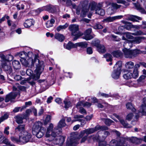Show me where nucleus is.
Listing matches in <instances>:
<instances>
[{
	"instance_id": "54",
	"label": "nucleus",
	"mask_w": 146,
	"mask_h": 146,
	"mask_svg": "<svg viewBox=\"0 0 146 146\" xmlns=\"http://www.w3.org/2000/svg\"><path fill=\"white\" fill-rule=\"evenodd\" d=\"M64 103L65 104V108H68L69 107L72 106V104L70 101H67L66 100L64 101Z\"/></svg>"
},
{
	"instance_id": "10",
	"label": "nucleus",
	"mask_w": 146,
	"mask_h": 146,
	"mask_svg": "<svg viewBox=\"0 0 146 146\" xmlns=\"http://www.w3.org/2000/svg\"><path fill=\"white\" fill-rule=\"evenodd\" d=\"M88 2L87 0L82 1L80 2V4L78 7H77L76 10V14L78 15H79L80 13V8L82 7V8H88Z\"/></svg>"
},
{
	"instance_id": "18",
	"label": "nucleus",
	"mask_w": 146,
	"mask_h": 146,
	"mask_svg": "<svg viewBox=\"0 0 146 146\" xmlns=\"http://www.w3.org/2000/svg\"><path fill=\"white\" fill-rule=\"evenodd\" d=\"M113 115L116 117L119 121L120 123L125 128H130L132 127V126L130 124L125 122V121L123 119H121L119 116L116 114H114Z\"/></svg>"
},
{
	"instance_id": "22",
	"label": "nucleus",
	"mask_w": 146,
	"mask_h": 146,
	"mask_svg": "<svg viewBox=\"0 0 146 146\" xmlns=\"http://www.w3.org/2000/svg\"><path fill=\"white\" fill-rule=\"evenodd\" d=\"M34 22L32 19L26 20L24 23V25L25 27L29 28L34 24Z\"/></svg>"
},
{
	"instance_id": "27",
	"label": "nucleus",
	"mask_w": 146,
	"mask_h": 146,
	"mask_svg": "<svg viewBox=\"0 0 146 146\" xmlns=\"http://www.w3.org/2000/svg\"><path fill=\"white\" fill-rule=\"evenodd\" d=\"M141 17H139L135 15H130L127 17V20L133 21H137V20H141Z\"/></svg>"
},
{
	"instance_id": "37",
	"label": "nucleus",
	"mask_w": 146,
	"mask_h": 146,
	"mask_svg": "<svg viewBox=\"0 0 146 146\" xmlns=\"http://www.w3.org/2000/svg\"><path fill=\"white\" fill-rule=\"evenodd\" d=\"M55 22L54 19L52 18L50 20L47 21L46 23V25L47 28H49L53 26V24Z\"/></svg>"
},
{
	"instance_id": "3",
	"label": "nucleus",
	"mask_w": 146,
	"mask_h": 146,
	"mask_svg": "<svg viewBox=\"0 0 146 146\" xmlns=\"http://www.w3.org/2000/svg\"><path fill=\"white\" fill-rule=\"evenodd\" d=\"M34 55L31 52H28L27 56L26 57V58H22L20 59V61L23 65L25 66H31L34 65V61L33 60Z\"/></svg>"
},
{
	"instance_id": "45",
	"label": "nucleus",
	"mask_w": 146,
	"mask_h": 146,
	"mask_svg": "<svg viewBox=\"0 0 146 146\" xmlns=\"http://www.w3.org/2000/svg\"><path fill=\"white\" fill-rule=\"evenodd\" d=\"M7 56H5L2 53L0 54V58L1 59L2 63H5L7 61Z\"/></svg>"
},
{
	"instance_id": "17",
	"label": "nucleus",
	"mask_w": 146,
	"mask_h": 146,
	"mask_svg": "<svg viewBox=\"0 0 146 146\" xmlns=\"http://www.w3.org/2000/svg\"><path fill=\"white\" fill-rule=\"evenodd\" d=\"M96 41L97 43L96 44L94 42V46L97 47L98 51L100 53L105 52L106 50L105 46L103 45L99 44L100 42L99 40H97Z\"/></svg>"
},
{
	"instance_id": "40",
	"label": "nucleus",
	"mask_w": 146,
	"mask_h": 146,
	"mask_svg": "<svg viewBox=\"0 0 146 146\" xmlns=\"http://www.w3.org/2000/svg\"><path fill=\"white\" fill-rule=\"evenodd\" d=\"M68 26V24L67 23H66L65 25H60L58 27L56 28V30L58 32H59L62 29H66Z\"/></svg>"
},
{
	"instance_id": "15",
	"label": "nucleus",
	"mask_w": 146,
	"mask_h": 146,
	"mask_svg": "<svg viewBox=\"0 0 146 146\" xmlns=\"http://www.w3.org/2000/svg\"><path fill=\"white\" fill-rule=\"evenodd\" d=\"M138 113H141L143 115H146V98H143V104L140 107Z\"/></svg>"
},
{
	"instance_id": "11",
	"label": "nucleus",
	"mask_w": 146,
	"mask_h": 146,
	"mask_svg": "<svg viewBox=\"0 0 146 146\" xmlns=\"http://www.w3.org/2000/svg\"><path fill=\"white\" fill-rule=\"evenodd\" d=\"M1 65L5 70L7 73L10 74L12 72V70L9 62L7 61L5 63H1Z\"/></svg>"
},
{
	"instance_id": "42",
	"label": "nucleus",
	"mask_w": 146,
	"mask_h": 146,
	"mask_svg": "<svg viewBox=\"0 0 146 146\" xmlns=\"http://www.w3.org/2000/svg\"><path fill=\"white\" fill-rule=\"evenodd\" d=\"M122 21L123 23H127L128 24L127 25H125L124 26V29L125 28L126 29L129 30H130V29L131 28H132V25H131V24L130 23L125 22L124 21Z\"/></svg>"
},
{
	"instance_id": "55",
	"label": "nucleus",
	"mask_w": 146,
	"mask_h": 146,
	"mask_svg": "<svg viewBox=\"0 0 146 146\" xmlns=\"http://www.w3.org/2000/svg\"><path fill=\"white\" fill-rule=\"evenodd\" d=\"M10 138L11 140L13 142H15L16 143H21V141H20V135L19 136V139L13 136L11 137Z\"/></svg>"
},
{
	"instance_id": "38",
	"label": "nucleus",
	"mask_w": 146,
	"mask_h": 146,
	"mask_svg": "<svg viewBox=\"0 0 146 146\" xmlns=\"http://www.w3.org/2000/svg\"><path fill=\"white\" fill-rule=\"evenodd\" d=\"M26 118L24 115L23 116H17L16 117V121L18 124L22 123L23 122V119Z\"/></svg>"
},
{
	"instance_id": "31",
	"label": "nucleus",
	"mask_w": 146,
	"mask_h": 146,
	"mask_svg": "<svg viewBox=\"0 0 146 146\" xmlns=\"http://www.w3.org/2000/svg\"><path fill=\"white\" fill-rule=\"evenodd\" d=\"M124 49L129 48L132 46V44L130 40H127L125 41L123 44Z\"/></svg>"
},
{
	"instance_id": "21",
	"label": "nucleus",
	"mask_w": 146,
	"mask_h": 146,
	"mask_svg": "<svg viewBox=\"0 0 146 146\" xmlns=\"http://www.w3.org/2000/svg\"><path fill=\"white\" fill-rule=\"evenodd\" d=\"M46 131V129L45 128L42 127L41 130L39 131L37 133H35L36 134V137L39 138L42 137L44 135Z\"/></svg>"
},
{
	"instance_id": "4",
	"label": "nucleus",
	"mask_w": 146,
	"mask_h": 146,
	"mask_svg": "<svg viewBox=\"0 0 146 146\" xmlns=\"http://www.w3.org/2000/svg\"><path fill=\"white\" fill-rule=\"evenodd\" d=\"M60 133L56 132V133L54 134V131L52 132L51 133V137L53 138L52 142L54 145L52 146H61L64 141V137L60 136H58Z\"/></svg>"
},
{
	"instance_id": "1",
	"label": "nucleus",
	"mask_w": 146,
	"mask_h": 146,
	"mask_svg": "<svg viewBox=\"0 0 146 146\" xmlns=\"http://www.w3.org/2000/svg\"><path fill=\"white\" fill-rule=\"evenodd\" d=\"M108 128L106 126H100L99 125H96L94 128H89L85 129L81 131L78 137L75 135H73L68 138L66 142V146H75L78 143V140L84 135L85 134L88 135L91 134L96 131L100 130H107Z\"/></svg>"
},
{
	"instance_id": "62",
	"label": "nucleus",
	"mask_w": 146,
	"mask_h": 146,
	"mask_svg": "<svg viewBox=\"0 0 146 146\" xmlns=\"http://www.w3.org/2000/svg\"><path fill=\"white\" fill-rule=\"evenodd\" d=\"M124 35L128 39H132L133 36H132L129 33H125L124 34Z\"/></svg>"
},
{
	"instance_id": "30",
	"label": "nucleus",
	"mask_w": 146,
	"mask_h": 146,
	"mask_svg": "<svg viewBox=\"0 0 146 146\" xmlns=\"http://www.w3.org/2000/svg\"><path fill=\"white\" fill-rule=\"evenodd\" d=\"M143 37H137L130 40L132 44H138L141 42V39H143Z\"/></svg>"
},
{
	"instance_id": "43",
	"label": "nucleus",
	"mask_w": 146,
	"mask_h": 146,
	"mask_svg": "<svg viewBox=\"0 0 146 146\" xmlns=\"http://www.w3.org/2000/svg\"><path fill=\"white\" fill-rule=\"evenodd\" d=\"M112 54L114 57H119L122 56V53L120 51H113Z\"/></svg>"
},
{
	"instance_id": "2",
	"label": "nucleus",
	"mask_w": 146,
	"mask_h": 146,
	"mask_svg": "<svg viewBox=\"0 0 146 146\" xmlns=\"http://www.w3.org/2000/svg\"><path fill=\"white\" fill-rule=\"evenodd\" d=\"M123 51L125 57L129 58H134L139 54L141 53L143 54H146L145 51H141L138 49L131 50L125 48L123 49Z\"/></svg>"
},
{
	"instance_id": "47",
	"label": "nucleus",
	"mask_w": 146,
	"mask_h": 146,
	"mask_svg": "<svg viewBox=\"0 0 146 146\" xmlns=\"http://www.w3.org/2000/svg\"><path fill=\"white\" fill-rule=\"evenodd\" d=\"M25 109V106H22V107H16L13 110V111L15 113L18 112L20 110L21 111Z\"/></svg>"
},
{
	"instance_id": "61",
	"label": "nucleus",
	"mask_w": 146,
	"mask_h": 146,
	"mask_svg": "<svg viewBox=\"0 0 146 146\" xmlns=\"http://www.w3.org/2000/svg\"><path fill=\"white\" fill-rule=\"evenodd\" d=\"M130 141L133 143H137L139 140L136 137H132L130 138Z\"/></svg>"
},
{
	"instance_id": "39",
	"label": "nucleus",
	"mask_w": 146,
	"mask_h": 146,
	"mask_svg": "<svg viewBox=\"0 0 146 146\" xmlns=\"http://www.w3.org/2000/svg\"><path fill=\"white\" fill-rule=\"evenodd\" d=\"M89 11L88 8H82L81 12L80 13V16L84 17H86V13Z\"/></svg>"
},
{
	"instance_id": "13",
	"label": "nucleus",
	"mask_w": 146,
	"mask_h": 146,
	"mask_svg": "<svg viewBox=\"0 0 146 146\" xmlns=\"http://www.w3.org/2000/svg\"><path fill=\"white\" fill-rule=\"evenodd\" d=\"M19 94V91L16 92H11L7 95L5 100L6 102H8L12 99H14L16 96Z\"/></svg>"
},
{
	"instance_id": "8",
	"label": "nucleus",
	"mask_w": 146,
	"mask_h": 146,
	"mask_svg": "<svg viewBox=\"0 0 146 146\" xmlns=\"http://www.w3.org/2000/svg\"><path fill=\"white\" fill-rule=\"evenodd\" d=\"M53 124L51 123H50L47 129L46 132V137H51V133L52 132L54 131H55L54 134L56 133V132L58 131V129L56 127L53 130Z\"/></svg>"
},
{
	"instance_id": "29",
	"label": "nucleus",
	"mask_w": 146,
	"mask_h": 146,
	"mask_svg": "<svg viewBox=\"0 0 146 146\" xmlns=\"http://www.w3.org/2000/svg\"><path fill=\"white\" fill-rule=\"evenodd\" d=\"M125 68L127 69H132L134 67V63L131 61H128L125 63Z\"/></svg>"
},
{
	"instance_id": "41",
	"label": "nucleus",
	"mask_w": 146,
	"mask_h": 146,
	"mask_svg": "<svg viewBox=\"0 0 146 146\" xmlns=\"http://www.w3.org/2000/svg\"><path fill=\"white\" fill-rule=\"evenodd\" d=\"M132 75V78L136 79L139 76V72L138 69H134L133 73H131Z\"/></svg>"
},
{
	"instance_id": "7",
	"label": "nucleus",
	"mask_w": 146,
	"mask_h": 146,
	"mask_svg": "<svg viewBox=\"0 0 146 146\" xmlns=\"http://www.w3.org/2000/svg\"><path fill=\"white\" fill-rule=\"evenodd\" d=\"M21 135H20V141L22 143H25L28 142L31 137L30 133L27 131L23 132Z\"/></svg>"
},
{
	"instance_id": "6",
	"label": "nucleus",
	"mask_w": 146,
	"mask_h": 146,
	"mask_svg": "<svg viewBox=\"0 0 146 146\" xmlns=\"http://www.w3.org/2000/svg\"><path fill=\"white\" fill-rule=\"evenodd\" d=\"M38 56L37 55H35L34 56L33 60L34 64L37 61V63L36 64V68L35 70L36 71H40L42 72L43 70L44 65V62L43 61H40L38 59Z\"/></svg>"
},
{
	"instance_id": "20",
	"label": "nucleus",
	"mask_w": 146,
	"mask_h": 146,
	"mask_svg": "<svg viewBox=\"0 0 146 146\" xmlns=\"http://www.w3.org/2000/svg\"><path fill=\"white\" fill-rule=\"evenodd\" d=\"M65 120L64 119H61L58 122L56 127L58 129L57 132L60 133L61 132V129L66 125L65 122Z\"/></svg>"
},
{
	"instance_id": "59",
	"label": "nucleus",
	"mask_w": 146,
	"mask_h": 146,
	"mask_svg": "<svg viewBox=\"0 0 146 146\" xmlns=\"http://www.w3.org/2000/svg\"><path fill=\"white\" fill-rule=\"evenodd\" d=\"M99 95L105 98H108L110 97H111L112 95L110 94H107L103 93H100Z\"/></svg>"
},
{
	"instance_id": "56",
	"label": "nucleus",
	"mask_w": 146,
	"mask_h": 146,
	"mask_svg": "<svg viewBox=\"0 0 146 146\" xmlns=\"http://www.w3.org/2000/svg\"><path fill=\"white\" fill-rule=\"evenodd\" d=\"M83 117V115H76L74 116V118L75 119H78L77 120H73L72 121V122L73 123V122L77 121H78L79 120V119L80 118H81Z\"/></svg>"
},
{
	"instance_id": "33",
	"label": "nucleus",
	"mask_w": 146,
	"mask_h": 146,
	"mask_svg": "<svg viewBox=\"0 0 146 146\" xmlns=\"http://www.w3.org/2000/svg\"><path fill=\"white\" fill-rule=\"evenodd\" d=\"M76 48L78 46L82 48H86L88 46V44L86 42H81L76 43Z\"/></svg>"
},
{
	"instance_id": "49",
	"label": "nucleus",
	"mask_w": 146,
	"mask_h": 146,
	"mask_svg": "<svg viewBox=\"0 0 146 146\" xmlns=\"http://www.w3.org/2000/svg\"><path fill=\"white\" fill-rule=\"evenodd\" d=\"M9 117V115L7 113L3 115L0 117V124L5 120L7 119Z\"/></svg>"
},
{
	"instance_id": "26",
	"label": "nucleus",
	"mask_w": 146,
	"mask_h": 146,
	"mask_svg": "<svg viewBox=\"0 0 146 146\" xmlns=\"http://www.w3.org/2000/svg\"><path fill=\"white\" fill-rule=\"evenodd\" d=\"M121 71L114 70L111 74L112 77L114 79H118L120 76Z\"/></svg>"
},
{
	"instance_id": "24",
	"label": "nucleus",
	"mask_w": 146,
	"mask_h": 146,
	"mask_svg": "<svg viewBox=\"0 0 146 146\" xmlns=\"http://www.w3.org/2000/svg\"><path fill=\"white\" fill-rule=\"evenodd\" d=\"M122 66V62L120 61H117L113 66L114 70L121 71Z\"/></svg>"
},
{
	"instance_id": "52",
	"label": "nucleus",
	"mask_w": 146,
	"mask_h": 146,
	"mask_svg": "<svg viewBox=\"0 0 146 146\" xmlns=\"http://www.w3.org/2000/svg\"><path fill=\"white\" fill-rule=\"evenodd\" d=\"M98 5H96L95 3H92L90 5V9L91 11L95 10L96 11V9Z\"/></svg>"
},
{
	"instance_id": "63",
	"label": "nucleus",
	"mask_w": 146,
	"mask_h": 146,
	"mask_svg": "<svg viewBox=\"0 0 146 146\" xmlns=\"http://www.w3.org/2000/svg\"><path fill=\"white\" fill-rule=\"evenodd\" d=\"M84 101L79 102L77 103V104L76 105V107L78 109L80 108V106H84Z\"/></svg>"
},
{
	"instance_id": "5",
	"label": "nucleus",
	"mask_w": 146,
	"mask_h": 146,
	"mask_svg": "<svg viewBox=\"0 0 146 146\" xmlns=\"http://www.w3.org/2000/svg\"><path fill=\"white\" fill-rule=\"evenodd\" d=\"M69 29L71 31L72 35L74 36L73 40L78 38L82 35V33L79 31V26L77 25H71L69 27Z\"/></svg>"
},
{
	"instance_id": "16",
	"label": "nucleus",
	"mask_w": 146,
	"mask_h": 146,
	"mask_svg": "<svg viewBox=\"0 0 146 146\" xmlns=\"http://www.w3.org/2000/svg\"><path fill=\"white\" fill-rule=\"evenodd\" d=\"M42 123L40 121L36 122L35 123L33 127V133H37L41 130L42 128Z\"/></svg>"
},
{
	"instance_id": "50",
	"label": "nucleus",
	"mask_w": 146,
	"mask_h": 146,
	"mask_svg": "<svg viewBox=\"0 0 146 146\" xmlns=\"http://www.w3.org/2000/svg\"><path fill=\"white\" fill-rule=\"evenodd\" d=\"M28 54V53H27L25 52H21L19 54V55L21 58H24L25 57H27Z\"/></svg>"
},
{
	"instance_id": "58",
	"label": "nucleus",
	"mask_w": 146,
	"mask_h": 146,
	"mask_svg": "<svg viewBox=\"0 0 146 146\" xmlns=\"http://www.w3.org/2000/svg\"><path fill=\"white\" fill-rule=\"evenodd\" d=\"M17 9L19 10L23 9L24 8V5L21 2H19L16 6Z\"/></svg>"
},
{
	"instance_id": "35",
	"label": "nucleus",
	"mask_w": 146,
	"mask_h": 146,
	"mask_svg": "<svg viewBox=\"0 0 146 146\" xmlns=\"http://www.w3.org/2000/svg\"><path fill=\"white\" fill-rule=\"evenodd\" d=\"M82 35H83V38L86 40H89L92 39L95 36L94 35H92L85 33H82Z\"/></svg>"
},
{
	"instance_id": "51",
	"label": "nucleus",
	"mask_w": 146,
	"mask_h": 146,
	"mask_svg": "<svg viewBox=\"0 0 146 146\" xmlns=\"http://www.w3.org/2000/svg\"><path fill=\"white\" fill-rule=\"evenodd\" d=\"M102 120H104L105 123L108 126H110L111 124L113 122V121L110 119H102Z\"/></svg>"
},
{
	"instance_id": "64",
	"label": "nucleus",
	"mask_w": 146,
	"mask_h": 146,
	"mask_svg": "<svg viewBox=\"0 0 146 146\" xmlns=\"http://www.w3.org/2000/svg\"><path fill=\"white\" fill-rule=\"evenodd\" d=\"M93 28L95 29H100L103 28V26L99 24H96L94 27Z\"/></svg>"
},
{
	"instance_id": "19",
	"label": "nucleus",
	"mask_w": 146,
	"mask_h": 146,
	"mask_svg": "<svg viewBox=\"0 0 146 146\" xmlns=\"http://www.w3.org/2000/svg\"><path fill=\"white\" fill-rule=\"evenodd\" d=\"M109 146H126L122 140L120 142L117 143L115 139L112 140L110 143Z\"/></svg>"
},
{
	"instance_id": "46",
	"label": "nucleus",
	"mask_w": 146,
	"mask_h": 146,
	"mask_svg": "<svg viewBox=\"0 0 146 146\" xmlns=\"http://www.w3.org/2000/svg\"><path fill=\"white\" fill-rule=\"evenodd\" d=\"M104 57L106 58L107 61H111L112 60V56L110 54H106L104 55Z\"/></svg>"
},
{
	"instance_id": "60",
	"label": "nucleus",
	"mask_w": 146,
	"mask_h": 146,
	"mask_svg": "<svg viewBox=\"0 0 146 146\" xmlns=\"http://www.w3.org/2000/svg\"><path fill=\"white\" fill-rule=\"evenodd\" d=\"M9 129L10 127L9 126H7L5 127L4 130V133L7 135H8L9 134Z\"/></svg>"
},
{
	"instance_id": "25",
	"label": "nucleus",
	"mask_w": 146,
	"mask_h": 146,
	"mask_svg": "<svg viewBox=\"0 0 146 146\" xmlns=\"http://www.w3.org/2000/svg\"><path fill=\"white\" fill-rule=\"evenodd\" d=\"M54 37L55 39L61 42H62L65 38L63 35L58 33H56L54 35Z\"/></svg>"
},
{
	"instance_id": "28",
	"label": "nucleus",
	"mask_w": 146,
	"mask_h": 146,
	"mask_svg": "<svg viewBox=\"0 0 146 146\" xmlns=\"http://www.w3.org/2000/svg\"><path fill=\"white\" fill-rule=\"evenodd\" d=\"M25 125L24 124L19 125L15 128V130L16 132L19 131L22 134L23 132L25 131Z\"/></svg>"
},
{
	"instance_id": "14",
	"label": "nucleus",
	"mask_w": 146,
	"mask_h": 146,
	"mask_svg": "<svg viewBox=\"0 0 146 146\" xmlns=\"http://www.w3.org/2000/svg\"><path fill=\"white\" fill-rule=\"evenodd\" d=\"M103 2H101L98 3V7L96 9L95 13L101 15H104L105 14V11L104 9H101L103 6Z\"/></svg>"
},
{
	"instance_id": "9",
	"label": "nucleus",
	"mask_w": 146,
	"mask_h": 146,
	"mask_svg": "<svg viewBox=\"0 0 146 146\" xmlns=\"http://www.w3.org/2000/svg\"><path fill=\"white\" fill-rule=\"evenodd\" d=\"M56 8L54 6L52 5H49L46 7H44L42 8L38 9L36 11L38 13H40L41 12L44 10L48 11L51 13H53L56 11Z\"/></svg>"
},
{
	"instance_id": "34",
	"label": "nucleus",
	"mask_w": 146,
	"mask_h": 146,
	"mask_svg": "<svg viewBox=\"0 0 146 146\" xmlns=\"http://www.w3.org/2000/svg\"><path fill=\"white\" fill-rule=\"evenodd\" d=\"M12 65L15 69H18L21 67V65L19 62L16 60H14L12 62Z\"/></svg>"
},
{
	"instance_id": "36",
	"label": "nucleus",
	"mask_w": 146,
	"mask_h": 146,
	"mask_svg": "<svg viewBox=\"0 0 146 146\" xmlns=\"http://www.w3.org/2000/svg\"><path fill=\"white\" fill-rule=\"evenodd\" d=\"M134 5L136 8L139 10L142 13H146L145 9L141 7L139 3H134Z\"/></svg>"
},
{
	"instance_id": "48",
	"label": "nucleus",
	"mask_w": 146,
	"mask_h": 146,
	"mask_svg": "<svg viewBox=\"0 0 146 146\" xmlns=\"http://www.w3.org/2000/svg\"><path fill=\"white\" fill-rule=\"evenodd\" d=\"M131 73L128 72L123 75V78L125 79H129L132 78Z\"/></svg>"
},
{
	"instance_id": "23",
	"label": "nucleus",
	"mask_w": 146,
	"mask_h": 146,
	"mask_svg": "<svg viewBox=\"0 0 146 146\" xmlns=\"http://www.w3.org/2000/svg\"><path fill=\"white\" fill-rule=\"evenodd\" d=\"M64 48L68 50H70L73 48H76V43L73 44L70 42H69L68 43L66 44V46H65V44L64 43Z\"/></svg>"
},
{
	"instance_id": "44",
	"label": "nucleus",
	"mask_w": 146,
	"mask_h": 146,
	"mask_svg": "<svg viewBox=\"0 0 146 146\" xmlns=\"http://www.w3.org/2000/svg\"><path fill=\"white\" fill-rule=\"evenodd\" d=\"M126 108L128 109L131 110L133 111H135L136 109L134 108L133 106L130 103H128L126 104Z\"/></svg>"
},
{
	"instance_id": "57",
	"label": "nucleus",
	"mask_w": 146,
	"mask_h": 146,
	"mask_svg": "<svg viewBox=\"0 0 146 146\" xmlns=\"http://www.w3.org/2000/svg\"><path fill=\"white\" fill-rule=\"evenodd\" d=\"M99 146H109V145L107 144L106 142L103 140V141H99Z\"/></svg>"
},
{
	"instance_id": "53",
	"label": "nucleus",
	"mask_w": 146,
	"mask_h": 146,
	"mask_svg": "<svg viewBox=\"0 0 146 146\" xmlns=\"http://www.w3.org/2000/svg\"><path fill=\"white\" fill-rule=\"evenodd\" d=\"M114 21L113 17H109L104 19L103 21L106 22H111Z\"/></svg>"
},
{
	"instance_id": "12",
	"label": "nucleus",
	"mask_w": 146,
	"mask_h": 146,
	"mask_svg": "<svg viewBox=\"0 0 146 146\" xmlns=\"http://www.w3.org/2000/svg\"><path fill=\"white\" fill-rule=\"evenodd\" d=\"M134 115L133 113H130L127 115L126 118V120L130 121L134 117V118H133V120L131 121V123L133 124V125L135 124V123H134V122H137L138 121L139 117V115L138 114H136L135 117H134Z\"/></svg>"
},
{
	"instance_id": "32",
	"label": "nucleus",
	"mask_w": 146,
	"mask_h": 146,
	"mask_svg": "<svg viewBox=\"0 0 146 146\" xmlns=\"http://www.w3.org/2000/svg\"><path fill=\"white\" fill-rule=\"evenodd\" d=\"M35 72L36 74L32 76V78L34 80H36L39 78L40 75L42 72L40 71H36V70H35Z\"/></svg>"
}]
</instances>
